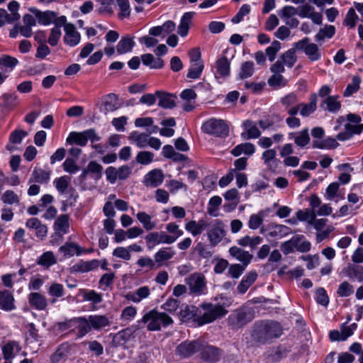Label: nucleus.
Instances as JSON below:
<instances>
[{
    "mask_svg": "<svg viewBox=\"0 0 363 363\" xmlns=\"http://www.w3.org/2000/svg\"><path fill=\"white\" fill-rule=\"evenodd\" d=\"M134 45L135 42L133 38L129 36H124L118 42L116 50L119 54L126 53L131 51Z\"/></svg>",
    "mask_w": 363,
    "mask_h": 363,
    "instance_id": "nucleus-41",
    "label": "nucleus"
},
{
    "mask_svg": "<svg viewBox=\"0 0 363 363\" xmlns=\"http://www.w3.org/2000/svg\"><path fill=\"white\" fill-rule=\"evenodd\" d=\"M3 106L7 109H12L18 104V96L14 93H6L1 96Z\"/></svg>",
    "mask_w": 363,
    "mask_h": 363,
    "instance_id": "nucleus-52",
    "label": "nucleus"
},
{
    "mask_svg": "<svg viewBox=\"0 0 363 363\" xmlns=\"http://www.w3.org/2000/svg\"><path fill=\"white\" fill-rule=\"evenodd\" d=\"M141 60L143 65L151 69H162L164 62L160 57L155 58L153 55L147 53L141 55Z\"/></svg>",
    "mask_w": 363,
    "mask_h": 363,
    "instance_id": "nucleus-29",
    "label": "nucleus"
},
{
    "mask_svg": "<svg viewBox=\"0 0 363 363\" xmlns=\"http://www.w3.org/2000/svg\"><path fill=\"white\" fill-rule=\"evenodd\" d=\"M287 82L281 74H273L268 79V84L275 89L285 86Z\"/></svg>",
    "mask_w": 363,
    "mask_h": 363,
    "instance_id": "nucleus-51",
    "label": "nucleus"
},
{
    "mask_svg": "<svg viewBox=\"0 0 363 363\" xmlns=\"http://www.w3.org/2000/svg\"><path fill=\"white\" fill-rule=\"evenodd\" d=\"M222 203V199L218 196H214L211 197L208 201L207 211L208 213L213 217H216L218 216L217 211L218 207L220 206Z\"/></svg>",
    "mask_w": 363,
    "mask_h": 363,
    "instance_id": "nucleus-49",
    "label": "nucleus"
},
{
    "mask_svg": "<svg viewBox=\"0 0 363 363\" xmlns=\"http://www.w3.org/2000/svg\"><path fill=\"white\" fill-rule=\"evenodd\" d=\"M69 220L68 214L60 215L54 223V230L58 233H67L69 228Z\"/></svg>",
    "mask_w": 363,
    "mask_h": 363,
    "instance_id": "nucleus-30",
    "label": "nucleus"
},
{
    "mask_svg": "<svg viewBox=\"0 0 363 363\" xmlns=\"http://www.w3.org/2000/svg\"><path fill=\"white\" fill-rule=\"evenodd\" d=\"M30 11L35 14L39 23L43 25L50 24L57 17V13L52 11H40L35 8L30 9Z\"/></svg>",
    "mask_w": 363,
    "mask_h": 363,
    "instance_id": "nucleus-25",
    "label": "nucleus"
},
{
    "mask_svg": "<svg viewBox=\"0 0 363 363\" xmlns=\"http://www.w3.org/2000/svg\"><path fill=\"white\" fill-rule=\"evenodd\" d=\"M67 143H75L82 147L85 146L87 144V142L84 135V131L82 133H71L67 138Z\"/></svg>",
    "mask_w": 363,
    "mask_h": 363,
    "instance_id": "nucleus-50",
    "label": "nucleus"
},
{
    "mask_svg": "<svg viewBox=\"0 0 363 363\" xmlns=\"http://www.w3.org/2000/svg\"><path fill=\"white\" fill-rule=\"evenodd\" d=\"M354 292V288L352 284L348 281H345L342 282L337 290V294L340 297H347L352 295Z\"/></svg>",
    "mask_w": 363,
    "mask_h": 363,
    "instance_id": "nucleus-54",
    "label": "nucleus"
},
{
    "mask_svg": "<svg viewBox=\"0 0 363 363\" xmlns=\"http://www.w3.org/2000/svg\"><path fill=\"white\" fill-rule=\"evenodd\" d=\"M199 352L201 359L211 363L218 362L223 354V351L220 348L205 344L202 341Z\"/></svg>",
    "mask_w": 363,
    "mask_h": 363,
    "instance_id": "nucleus-8",
    "label": "nucleus"
},
{
    "mask_svg": "<svg viewBox=\"0 0 363 363\" xmlns=\"http://www.w3.org/2000/svg\"><path fill=\"white\" fill-rule=\"evenodd\" d=\"M296 50L294 47L283 53L280 57L281 62L288 67H292L297 60Z\"/></svg>",
    "mask_w": 363,
    "mask_h": 363,
    "instance_id": "nucleus-46",
    "label": "nucleus"
},
{
    "mask_svg": "<svg viewBox=\"0 0 363 363\" xmlns=\"http://www.w3.org/2000/svg\"><path fill=\"white\" fill-rule=\"evenodd\" d=\"M281 104L285 107L286 111L289 116H296L298 113L299 105L298 95L294 92L286 94L280 99Z\"/></svg>",
    "mask_w": 363,
    "mask_h": 363,
    "instance_id": "nucleus-11",
    "label": "nucleus"
},
{
    "mask_svg": "<svg viewBox=\"0 0 363 363\" xmlns=\"http://www.w3.org/2000/svg\"><path fill=\"white\" fill-rule=\"evenodd\" d=\"M60 251L63 252L65 256L72 257L74 254L77 256L85 252L79 245L74 242H66L60 247Z\"/></svg>",
    "mask_w": 363,
    "mask_h": 363,
    "instance_id": "nucleus-37",
    "label": "nucleus"
},
{
    "mask_svg": "<svg viewBox=\"0 0 363 363\" xmlns=\"http://www.w3.org/2000/svg\"><path fill=\"white\" fill-rule=\"evenodd\" d=\"M69 178L66 176L60 177L54 182L57 190L60 194H64L69 186Z\"/></svg>",
    "mask_w": 363,
    "mask_h": 363,
    "instance_id": "nucleus-64",
    "label": "nucleus"
},
{
    "mask_svg": "<svg viewBox=\"0 0 363 363\" xmlns=\"http://www.w3.org/2000/svg\"><path fill=\"white\" fill-rule=\"evenodd\" d=\"M194 12H186L182 17L177 31L178 34L182 37H185L187 35L189 29V24L194 16Z\"/></svg>",
    "mask_w": 363,
    "mask_h": 363,
    "instance_id": "nucleus-34",
    "label": "nucleus"
},
{
    "mask_svg": "<svg viewBox=\"0 0 363 363\" xmlns=\"http://www.w3.org/2000/svg\"><path fill=\"white\" fill-rule=\"evenodd\" d=\"M56 262L54 255L52 252H46L43 253L37 260L39 265L50 267Z\"/></svg>",
    "mask_w": 363,
    "mask_h": 363,
    "instance_id": "nucleus-58",
    "label": "nucleus"
},
{
    "mask_svg": "<svg viewBox=\"0 0 363 363\" xmlns=\"http://www.w3.org/2000/svg\"><path fill=\"white\" fill-rule=\"evenodd\" d=\"M87 171H89V173L91 178H93L94 180L98 181L102 177V171H103V167L96 161H91L87 167Z\"/></svg>",
    "mask_w": 363,
    "mask_h": 363,
    "instance_id": "nucleus-45",
    "label": "nucleus"
},
{
    "mask_svg": "<svg viewBox=\"0 0 363 363\" xmlns=\"http://www.w3.org/2000/svg\"><path fill=\"white\" fill-rule=\"evenodd\" d=\"M260 233L266 238L281 239L291 233V230L286 225L270 223L267 225L260 228Z\"/></svg>",
    "mask_w": 363,
    "mask_h": 363,
    "instance_id": "nucleus-7",
    "label": "nucleus"
},
{
    "mask_svg": "<svg viewBox=\"0 0 363 363\" xmlns=\"http://www.w3.org/2000/svg\"><path fill=\"white\" fill-rule=\"evenodd\" d=\"M224 224L220 220H216V225L208 231V238L212 246L217 245L225 236Z\"/></svg>",
    "mask_w": 363,
    "mask_h": 363,
    "instance_id": "nucleus-12",
    "label": "nucleus"
},
{
    "mask_svg": "<svg viewBox=\"0 0 363 363\" xmlns=\"http://www.w3.org/2000/svg\"><path fill=\"white\" fill-rule=\"evenodd\" d=\"M65 34L63 40L66 45L70 47H74L79 43L81 35L80 33L77 30L74 24H65Z\"/></svg>",
    "mask_w": 363,
    "mask_h": 363,
    "instance_id": "nucleus-13",
    "label": "nucleus"
},
{
    "mask_svg": "<svg viewBox=\"0 0 363 363\" xmlns=\"http://www.w3.org/2000/svg\"><path fill=\"white\" fill-rule=\"evenodd\" d=\"M1 201L6 204L12 205L19 203L18 195L12 190H6L1 196Z\"/></svg>",
    "mask_w": 363,
    "mask_h": 363,
    "instance_id": "nucleus-60",
    "label": "nucleus"
},
{
    "mask_svg": "<svg viewBox=\"0 0 363 363\" xmlns=\"http://www.w3.org/2000/svg\"><path fill=\"white\" fill-rule=\"evenodd\" d=\"M91 328L94 330H100L110 325L109 319L106 315H89L88 317Z\"/></svg>",
    "mask_w": 363,
    "mask_h": 363,
    "instance_id": "nucleus-33",
    "label": "nucleus"
},
{
    "mask_svg": "<svg viewBox=\"0 0 363 363\" xmlns=\"http://www.w3.org/2000/svg\"><path fill=\"white\" fill-rule=\"evenodd\" d=\"M14 297L8 290L0 291V309L5 311H11L16 308Z\"/></svg>",
    "mask_w": 363,
    "mask_h": 363,
    "instance_id": "nucleus-21",
    "label": "nucleus"
},
{
    "mask_svg": "<svg viewBox=\"0 0 363 363\" xmlns=\"http://www.w3.org/2000/svg\"><path fill=\"white\" fill-rule=\"evenodd\" d=\"M341 273L351 280L363 282V267L361 265L348 263L342 268Z\"/></svg>",
    "mask_w": 363,
    "mask_h": 363,
    "instance_id": "nucleus-14",
    "label": "nucleus"
},
{
    "mask_svg": "<svg viewBox=\"0 0 363 363\" xmlns=\"http://www.w3.org/2000/svg\"><path fill=\"white\" fill-rule=\"evenodd\" d=\"M281 49V43L277 40L272 42L270 46L266 49V55L269 60L273 62L276 57L277 53Z\"/></svg>",
    "mask_w": 363,
    "mask_h": 363,
    "instance_id": "nucleus-62",
    "label": "nucleus"
},
{
    "mask_svg": "<svg viewBox=\"0 0 363 363\" xmlns=\"http://www.w3.org/2000/svg\"><path fill=\"white\" fill-rule=\"evenodd\" d=\"M50 172L42 169L35 168L29 179L28 183H48L50 180Z\"/></svg>",
    "mask_w": 363,
    "mask_h": 363,
    "instance_id": "nucleus-36",
    "label": "nucleus"
},
{
    "mask_svg": "<svg viewBox=\"0 0 363 363\" xmlns=\"http://www.w3.org/2000/svg\"><path fill=\"white\" fill-rule=\"evenodd\" d=\"M155 95L159 99L158 106L160 107L172 109L176 106V95L160 91H157Z\"/></svg>",
    "mask_w": 363,
    "mask_h": 363,
    "instance_id": "nucleus-17",
    "label": "nucleus"
},
{
    "mask_svg": "<svg viewBox=\"0 0 363 363\" xmlns=\"http://www.w3.org/2000/svg\"><path fill=\"white\" fill-rule=\"evenodd\" d=\"M315 299L318 304L324 306H327L330 301L327 291L323 287L316 289Z\"/></svg>",
    "mask_w": 363,
    "mask_h": 363,
    "instance_id": "nucleus-59",
    "label": "nucleus"
},
{
    "mask_svg": "<svg viewBox=\"0 0 363 363\" xmlns=\"http://www.w3.org/2000/svg\"><path fill=\"white\" fill-rule=\"evenodd\" d=\"M189 289V294L194 296H201L207 293V281L201 273L195 272L185 279Z\"/></svg>",
    "mask_w": 363,
    "mask_h": 363,
    "instance_id": "nucleus-4",
    "label": "nucleus"
},
{
    "mask_svg": "<svg viewBox=\"0 0 363 363\" xmlns=\"http://www.w3.org/2000/svg\"><path fill=\"white\" fill-rule=\"evenodd\" d=\"M277 152L274 149H269L265 150L262 153V159L264 162V164L267 165L271 169L272 168L275 169L278 160L276 159Z\"/></svg>",
    "mask_w": 363,
    "mask_h": 363,
    "instance_id": "nucleus-43",
    "label": "nucleus"
},
{
    "mask_svg": "<svg viewBox=\"0 0 363 363\" xmlns=\"http://www.w3.org/2000/svg\"><path fill=\"white\" fill-rule=\"evenodd\" d=\"M281 325L277 321L267 320L256 323L252 336L254 339L262 344L269 342L282 334Z\"/></svg>",
    "mask_w": 363,
    "mask_h": 363,
    "instance_id": "nucleus-1",
    "label": "nucleus"
},
{
    "mask_svg": "<svg viewBox=\"0 0 363 363\" xmlns=\"http://www.w3.org/2000/svg\"><path fill=\"white\" fill-rule=\"evenodd\" d=\"M198 309L194 306H186L182 308L179 313V317L181 321L187 322L192 319H195L198 316Z\"/></svg>",
    "mask_w": 363,
    "mask_h": 363,
    "instance_id": "nucleus-35",
    "label": "nucleus"
},
{
    "mask_svg": "<svg viewBox=\"0 0 363 363\" xmlns=\"http://www.w3.org/2000/svg\"><path fill=\"white\" fill-rule=\"evenodd\" d=\"M150 289L145 286L138 288L135 292H130L126 294V299L134 303H139L142 299L145 298L150 295Z\"/></svg>",
    "mask_w": 363,
    "mask_h": 363,
    "instance_id": "nucleus-31",
    "label": "nucleus"
},
{
    "mask_svg": "<svg viewBox=\"0 0 363 363\" xmlns=\"http://www.w3.org/2000/svg\"><path fill=\"white\" fill-rule=\"evenodd\" d=\"M139 329L138 325H132L116 333L113 337L115 345H121L131 340L134 333Z\"/></svg>",
    "mask_w": 363,
    "mask_h": 363,
    "instance_id": "nucleus-15",
    "label": "nucleus"
},
{
    "mask_svg": "<svg viewBox=\"0 0 363 363\" xmlns=\"http://www.w3.org/2000/svg\"><path fill=\"white\" fill-rule=\"evenodd\" d=\"M204 133L216 137H225L228 135V125L221 119L212 118L202 125Z\"/></svg>",
    "mask_w": 363,
    "mask_h": 363,
    "instance_id": "nucleus-5",
    "label": "nucleus"
},
{
    "mask_svg": "<svg viewBox=\"0 0 363 363\" xmlns=\"http://www.w3.org/2000/svg\"><path fill=\"white\" fill-rule=\"evenodd\" d=\"M208 223L203 219H200L199 221L190 220L185 225V229L191 233L193 236L200 235L206 228Z\"/></svg>",
    "mask_w": 363,
    "mask_h": 363,
    "instance_id": "nucleus-24",
    "label": "nucleus"
},
{
    "mask_svg": "<svg viewBox=\"0 0 363 363\" xmlns=\"http://www.w3.org/2000/svg\"><path fill=\"white\" fill-rule=\"evenodd\" d=\"M149 138L150 136L147 133L133 131L130 134L129 140L134 142L139 148H145L148 146Z\"/></svg>",
    "mask_w": 363,
    "mask_h": 363,
    "instance_id": "nucleus-38",
    "label": "nucleus"
},
{
    "mask_svg": "<svg viewBox=\"0 0 363 363\" xmlns=\"http://www.w3.org/2000/svg\"><path fill=\"white\" fill-rule=\"evenodd\" d=\"M147 323V328L150 331L160 330L173 323L172 318L165 313L153 309L145 313L139 323Z\"/></svg>",
    "mask_w": 363,
    "mask_h": 363,
    "instance_id": "nucleus-2",
    "label": "nucleus"
},
{
    "mask_svg": "<svg viewBox=\"0 0 363 363\" xmlns=\"http://www.w3.org/2000/svg\"><path fill=\"white\" fill-rule=\"evenodd\" d=\"M145 239L147 247L150 250L160 244L159 232L150 233L145 236Z\"/></svg>",
    "mask_w": 363,
    "mask_h": 363,
    "instance_id": "nucleus-57",
    "label": "nucleus"
},
{
    "mask_svg": "<svg viewBox=\"0 0 363 363\" xmlns=\"http://www.w3.org/2000/svg\"><path fill=\"white\" fill-rule=\"evenodd\" d=\"M28 299L30 306L36 310L43 311L48 306L46 297L38 292L30 293L28 295Z\"/></svg>",
    "mask_w": 363,
    "mask_h": 363,
    "instance_id": "nucleus-20",
    "label": "nucleus"
},
{
    "mask_svg": "<svg viewBox=\"0 0 363 363\" xmlns=\"http://www.w3.org/2000/svg\"><path fill=\"white\" fill-rule=\"evenodd\" d=\"M229 252L230 255L242 262V264L247 266L250 262V254L247 251L234 246L230 248Z\"/></svg>",
    "mask_w": 363,
    "mask_h": 363,
    "instance_id": "nucleus-40",
    "label": "nucleus"
},
{
    "mask_svg": "<svg viewBox=\"0 0 363 363\" xmlns=\"http://www.w3.org/2000/svg\"><path fill=\"white\" fill-rule=\"evenodd\" d=\"M289 138L293 139L294 143L299 147L303 148L310 143L311 138L308 128H304L299 132L291 133Z\"/></svg>",
    "mask_w": 363,
    "mask_h": 363,
    "instance_id": "nucleus-18",
    "label": "nucleus"
},
{
    "mask_svg": "<svg viewBox=\"0 0 363 363\" xmlns=\"http://www.w3.org/2000/svg\"><path fill=\"white\" fill-rule=\"evenodd\" d=\"M303 238V235H296L288 241L283 242L281 245V250L284 255H288L294 252V248L298 243Z\"/></svg>",
    "mask_w": 363,
    "mask_h": 363,
    "instance_id": "nucleus-42",
    "label": "nucleus"
},
{
    "mask_svg": "<svg viewBox=\"0 0 363 363\" xmlns=\"http://www.w3.org/2000/svg\"><path fill=\"white\" fill-rule=\"evenodd\" d=\"M118 97L115 94H108L104 97L103 106L104 114L108 112H113L119 108Z\"/></svg>",
    "mask_w": 363,
    "mask_h": 363,
    "instance_id": "nucleus-26",
    "label": "nucleus"
},
{
    "mask_svg": "<svg viewBox=\"0 0 363 363\" xmlns=\"http://www.w3.org/2000/svg\"><path fill=\"white\" fill-rule=\"evenodd\" d=\"M201 346V341L196 340L191 342H183L176 348V354L182 358H187L193 355L196 352H199Z\"/></svg>",
    "mask_w": 363,
    "mask_h": 363,
    "instance_id": "nucleus-10",
    "label": "nucleus"
},
{
    "mask_svg": "<svg viewBox=\"0 0 363 363\" xmlns=\"http://www.w3.org/2000/svg\"><path fill=\"white\" fill-rule=\"evenodd\" d=\"M62 167L63 169L69 174H74L79 170V167L76 164L74 160L69 157L65 160Z\"/></svg>",
    "mask_w": 363,
    "mask_h": 363,
    "instance_id": "nucleus-63",
    "label": "nucleus"
},
{
    "mask_svg": "<svg viewBox=\"0 0 363 363\" xmlns=\"http://www.w3.org/2000/svg\"><path fill=\"white\" fill-rule=\"evenodd\" d=\"M28 135V133L21 129H16L9 136L11 143L21 144L23 139Z\"/></svg>",
    "mask_w": 363,
    "mask_h": 363,
    "instance_id": "nucleus-61",
    "label": "nucleus"
},
{
    "mask_svg": "<svg viewBox=\"0 0 363 363\" xmlns=\"http://www.w3.org/2000/svg\"><path fill=\"white\" fill-rule=\"evenodd\" d=\"M336 138L328 137L321 140H314L312 142V147L321 150H333L339 146Z\"/></svg>",
    "mask_w": 363,
    "mask_h": 363,
    "instance_id": "nucleus-27",
    "label": "nucleus"
},
{
    "mask_svg": "<svg viewBox=\"0 0 363 363\" xmlns=\"http://www.w3.org/2000/svg\"><path fill=\"white\" fill-rule=\"evenodd\" d=\"M98 267L99 261L96 259H93L86 262L80 261L72 267L71 271L72 272L84 273L95 269Z\"/></svg>",
    "mask_w": 363,
    "mask_h": 363,
    "instance_id": "nucleus-28",
    "label": "nucleus"
},
{
    "mask_svg": "<svg viewBox=\"0 0 363 363\" xmlns=\"http://www.w3.org/2000/svg\"><path fill=\"white\" fill-rule=\"evenodd\" d=\"M19 4L16 1H11L8 5V9L11 11L9 14L8 23H12L20 18V15L18 13Z\"/></svg>",
    "mask_w": 363,
    "mask_h": 363,
    "instance_id": "nucleus-55",
    "label": "nucleus"
},
{
    "mask_svg": "<svg viewBox=\"0 0 363 363\" xmlns=\"http://www.w3.org/2000/svg\"><path fill=\"white\" fill-rule=\"evenodd\" d=\"M154 154L149 151H141L139 152L135 157V160L138 163L147 165L153 161Z\"/></svg>",
    "mask_w": 363,
    "mask_h": 363,
    "instance_id": "nucleus-56",
    "label": "nucleus"
},
{
    "mask_svg": "<svg viewBox=\"0 0 363 363\" xmlns=\"http://www.w3.org/2000/svg\"><path fill=\"white\" fill-rule=\"evenodd\" d=\"M201 308L204 312L202 314H199L195 319V322L199 325L212 323L217 318H222L228 313V311L219 304L203 303Z\"/></svg>",
    "mask_w": 363,
    "mask_h": 363,
    "instance_id": "nucleus-3",
    "label": "nucleus"
},
{
    "mask_svg": "<svg viewBox=\"0 0 363 363\" xmlns=\"http://www.w3.org/2000/svg\"><path fill=\"white\" fill-rule=\"evenodd\" d=\"M72 321H74V325H76V328L77 329V335L78 338L83 337L91 330L88 318H72Z\"/></svg>",
    "mask_w": 363,
    "mask_h": 363,
    "instance_id": "nucleus-22",
    "label": "nucleus"
},
{
    "mask_svg": "<svg viewBox=\"0 0 363 363\" xmlns=\"http://www.w3.org/2000/svg\"><path fill=\"white\" fill-rule=\"evenodd\" d=\"M164 180V174L161 169H155L149 172L145 177L144 183L147 186L157 187Z\"/></svg>",
    "mask_w": 363,
    "mask_h": 363,
    "instance_id": "nucleus-19",
    "label": "nucleus"
},
{
    "mask_svg": "<svg viewBox=\"0 0 363 363\" xmlns=\"http://www.w3.org/2000/svg\"><path fill=\"white\" fill-rule=\"evenodd\" d=\"M357 328V325L355 323L350 325H347V323H344L340 325V330H331L329 333V337L331 341H345L353 335Z\"/></svg>",
    "mask_w": 363,
    "mask_h": 363,
    "instance_id": "nucleus-9",
    "label": "nucleus"
},
{
    "mask_svg": "<svg viewBox=\"0 0 363 363\" xmlns=\"http://www.w3.org/2000/svg\"><path fill=\"white\" fill-rule=\"evenodd\" d=\"M191 66L189 69L186 77L192 79H199L204 68L203 62L191 63Z\"/></svg>",
    "mask_w": 363,
    "mask_h": 363,
    "instance_id": "nucleus-53",
    "label": "nucleus"
},
{
    "mask_svg": "<svg viewBox=\"0 0 363 363\" xmlns=\"http://www.w3.org/2000/svg\"><path fill=\"white\" fill-rule=\"evenodd\" d=\"M361 82V78L359 76H354L352 79V83L347 84L345 89L343 96L348 97L356 93L359 89Z\"/></svg>",
    "mask_w": 363,
    "mask_h": 363,
    "instance_id": "nucleus-47",
    "label": "nucleus"
},
{
    "mask_svg": "<svg viewBox=\"0 0 363 363\" xmlns=\"http://www.w3.org/2000/svg\"><path fill=\"white\" fill-rule=\"evenodd\" d=\"M320 107L328 110L329 112L335 113L340 109L341 104L338 101V96H330L326 97Z\"/></svg>",
    "mask_w": 363,
    "mask_h": 363,
    "instance_id": "nucleus-32",
    "label": "nucleus"
},
{
    "mask_svg": "<svg viewBox=\"0 0 363 363\" xmlns=\"http://www.w3.org/2000/svg\"><path fill=\"white\" fill-rule=\"evenodd\" d=\"M136 217L147 231L152 230L156 227V223L152 221L151 216L145 212L142 211L138 213Z\"/></svg>",
    "mask_w": 363,
    "mask_h": 363,
    "instance_id": "nucleus-44",
    "label": "nucleus"
},
{
    "mask_svg": "<svg viewBox=\"0 0 363 363\" xmlns=\"http://www.w3.org/2000/svg\"><path fill=\"white\" fill-rule=\"evenodd\" d=\"M317 94L313 93L310 95L308 103H299L298 107L299 108L300 115L302 117H308L313 113L317 108Z\"/></svg>",
    "mask_w": 363,
    "mask_h": 363,
    "instance_id": "nucleus-16",
    "label": "nucleus"
},
{
    "mask_svg": "<svg viewBox=\"0 0 363 363\" xmlns=\"http://www.w3.org/2000/svg\"><path fill=\"white\" fill-rule=\"evenodd\" d=\"M335 33V28L333 26H326L324 28H320L318 33L315 35L316 42L323 40L325 38H331Z\"/></svg>",
    "mask_w": 363,
    "mask_h": 363,
    "instance_id": "nucleus-48",
    "label": "nucleus"
},
{
    "mask_svg": "<svg viewBox=\"0 0 363 363\" xmlns=\"http://www.w3.org/2000/svg\"><path fill=\"white\" fill-rule=\"evenodd\" d=\"M216 72L220 77L225 78L230 74V62L225 56L216 61Z\"/></svg>",
    "mask_w": 363,
    "mask_h": 363,
    "instance_id": "nucleus-39",
    "label": "nucleus"
},
{
    "mask_svg": "<svg viewBox=\"0 0 363 363\" xmlns=\"http://www.w3.org/2000/svg\"><path fill=\"white\" fill-rule=\"evenodd\" d=\"M294 48L298 50L303 51L312 62L318 61L321 58V52L318 46L315 43H310V39L308 37L295 43Z\"/></svg>",
    "mask_w": 363,
    "mask_h": 363,
    "instance_id": "nucleus-6",
    "label": "nucleus"
},
{
    "mask_svg": "<svg viewBox=\"0 0 363 363\" xmlns=\"http://www.w3.org/2000/svg\"><path fill=\"white\" fill-rule=\"evenodd\" d=\"M176 252L172 247H162L154 255V259L157 264L160 267L164 262H167L175 255Z\"/></svg>",
    "mask_w": 363,
    "mask_h": 363,
    "instance_id": "nucleus-23",
    "label": "nucleus"
}]
</instances>
